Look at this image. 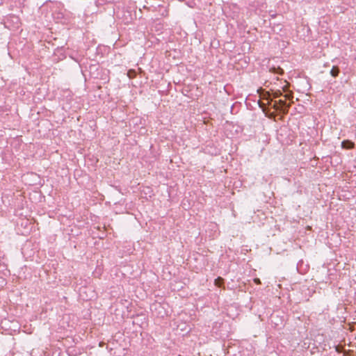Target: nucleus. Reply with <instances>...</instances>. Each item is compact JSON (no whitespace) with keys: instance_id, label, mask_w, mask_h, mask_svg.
I'll return each mask as SVG.
<instances>
[{"instance_id":"nucleus-1","label":"nucleus","mask_w":356,"mask_h":356,"mask_svg":"<svg viewBox=\"0 0 356 356\" xmlns=\"http://www.w3.org/2000/svg\"><path fill=\"white\" fill-rule=\"evenodd\" d=\"M275 104H278L279 106L277 107V109H280L284 113H286L288 111V108H289L290 105L286 104L285 100L280 99L278 102H275Z\"/></svg>"},{"instance_id":"nucleus-2","label":"nucleus","mask_w":356,"mask_h":356,"mask_svg":"<svg viewBox=\"0 0 356 356\" xmlns=\"http://www.w3.org/2000/svg\"><path fill=\"white\" fill-rule=\"evenodd\" d=\"M341 146L345 149H352L354 147V143L350 140H344L342 142Z\"/></svg>"},{"instance_id":"nucleus-3","label":"nucleus","mask_w":356,"mask_h":356,"mask_svg":"<svg viewBox=\"0 0 356 356\" xmlns=\"http://www.w3.org/2000/svg\"><path fill=\"white\" fill-rule=\"evenodd\" d=\"M339 68H338L337 67H336V66H334V67L332 68L331 71H330V74H331V75H332V76H334V77L337 76H338V74H339Z\"/></svg>"},{"instance_id":"nucleus-4","label":"nucleus","mask_w":356,"mask_h":356,"mask_svg":"<svg viewBox=\"0 0 356 356\" xmlns=\"http://www.w3.org/2000/svg\"><path fill=\"white\" fill-rule=\"evenodd\" d=\"M222 282H223V280H222V278H221V277H218L217 279H216V280H215V282H214L215 285H216V286H219V287L221 286V284H222Z\"/></svg>"},{"instance_id":"nucleus-5","label":"nucleus","mask_w":356,"mask_h":356,"mask_svg":"<svg viewBox=\"0 0 356 356\" xmlns=\"http://www.w3.org/2000/svg\"><path fill=\"white\" fill-rule=\"evenodd\" d=\"M128 76L130 79H132L135 76V71L134 70H129L127 73Z\"/></svg>"},{"instance_id":"nucleus-6","label":"nucleus","mask_w":356,"mask_h":356,"mask_svg":"<svg viewBox=\"0 0 356 356\" xmlns=\"http://www.w3.org/2000/svg\"><path fill=\"white\" fill-rule=\"evenodd\" d=\"M282 95V92L280 90H277L273 93V97L275 98L279 97Z\"/></svg>"},{"instance_id":"nucleus-7","label":"nucleus","mask_w":356,"mask_h":356,"mask_svg":"<svg viewBox=\"0 0 356 356\" xmlns=\"http://www.w3.org/2000/svg\"><path fill=\"white\" fill-rule=\"evenodd\" d=\"M285 99H293V95L291 93L286 94L284 95Z\"/></svg>"},{"instance_id":"nucleus-8","label":"nucleus","mask_w":356,"mask_h":356,"mask_svg":"<svg viewBox=\"0 0 356 356\" xmlns=\"http://www.w3.org/2000/svg\"><path fill=\"white\" fill-rule=\"evenodd\" d=\"M254 282L257 284H261L260 280L259 278L254 279Z\"/></svg>"}]
</instances>
